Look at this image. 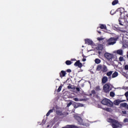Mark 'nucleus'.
Wrapping results in <instances>:
<instances>
[{"label":"nucleus","mask_w":128,"mask_h":128,"mask_svg":"<svg viewBox=\"0 0 128 128\" xmlns=\"http://www.w3.org/2000/svg\"><path fill=\"white\" fill-rule=\"evenodd\" d=\"M116 54H120V56H122V50H118L116 51Z\"/></svg>","instance_id":"nucleus-18"},{"label":"nucleus","mask_w":128,"mask_h":128,"mask_svg":"<svg viewBox=\"0 0 128 128\" xmlns=\"http://www.w3.org/2000/svg\"><path fill=\"white\" fill-rule=\"evenodd\" d=\"M118 76V73L116 72H115L112 74V78H116Z\"/></svg>","instance_id":"nucleus-17"},{"label":"nucleus","mask_w":128,"mask_h":128,"mask_svg":"<svg viewBox=\"0 0 128 128\" xmlns=\"http://www.w3.org/2000/svg\"><path fill=\"white\" fill-rule=\"evenodd\" d=\"M76 90L77 92H80V88H76Z\"/></svg>","instance_id":"nucleus-36"},{"label":"nucleus","mask_w":128,"mask_h":128,"mask_svg":"<svg viewBox=\"0 0 128 128\" xmlns=\"http://www.w3.org/2000/svg\"><path fill=\"white\" fill-rule=\"evenodd\" d=\"M100 86H96V92H98V91H100Z\"/></svg>","instance_id":"nucleus-27"},{"label":"nucleus","mask_w":128,"mask_h":128,"mask_svg":"<svg viewBox=\"0 0 128 128\" xmlns=\"http://www.w3.org/2000/svg\"><path fill=\"white\" fill-rule=\"evenodd\" d=\"M124 122H128V118H124Z\"/></svg>","instance_id":"nucleus-33"},{"label":"nucleus","mask_w":128,"mask_h":128,"mask_svg":"<svg viewBox=\"0 0 128 128\" xmlns=\"http://www.w3.org/2000/svg\"><path fill=\"white\" fill-rule=\"evenodd\" d=\"M102 68V64H98L97 66L96 70L98 72H100Z\"/></svg>","instance_id":"nucleus-13"},{"label":"nucleus","mask_w":128,"mask_h":128,"mask_svg":"<svg viewBox=\"0 0 128 128\" xmlns=\"http://www.w3.org/2000/svg\"><path fill=\"white\" fill-rule=\"evenodd\" d=\"M91 92H92V94H96V90H92L91 91Z\"/></svg>","instance_id":"nucleus-34"},{"label":"nucleus","mask_w":128,"mask_h":128,"mask_svg":"<svg viewBox=\"0 0 128 128\" xmlns=\"http://www.w3.org/2000/svg\"><path fill=\"white\" fill-rule=\"evenodd\" d=\"M110 96L112 98H114V92H110Z\"/></svg>","instance_id":"nucleus-28"},{"label":"nucleus","mask_w":128,"mask_h":128,"mask_svg":"<svg viewBox=\"0 0 128 128\" xmlns=\"http://www.w3.org/2000/svg\"><path fill=\"white\" fill-rule=\"evenodd\" d=\"M107 42H108V40H102V46H108V45Z\"/></svg>","instance_id":"nucleus-16"},{"label":"nucleus","mask_w":128,"mask_h":128,"mask_svg":"<svg viewBox=\"0 0 128 128\" xmlns=\"http://www.w3.org/2000/svg\"><path fill=\"white\" fill-rule=\"evenodd\" d=\"M72 102H70L68 104H67V108H68L70 106H72Z\"/></svg>","instance_id":"nucleus-30"},{"label":"nucleus","mask_w":128,"mask_h":128,"mask_svg":"<svg viewBox=\"0 0 128 128\" xmlns=\"http://www.w3.org/2000/svg\"><path fill=\"white\" fill-rule=\"evenodd\" d=\"M74 66H78V68H80L82 66V64L80 62V60H78L74 64Z\"/></svg>","instance_id":"nucleus-7"},{"label":"nucleus","mask_w":128,"mask_h":128,"mask_svg":"<svg viewBox=\"0 0 128 128\" xmlns=\"http://www.w3.org/2000/svg\"><path fill=\"white\" fill-rule=\"evenodd\" d=\"M76 86H74V87H72V90H76Z\"/></svg>","instance_id":"nucleus-44"},{"label":"nucleus","mask_w":128,"mask_h":128,"mask_svg":"<svg viewBox=\"0 0 128 128\" xmlns=\"http://www.w3.org/2000/svg\"><path fill=\"white\" fill-rule=\"evenodd\" d=\"M98 54H102V52L99 51V52H98Z\"/></svg>","instance_id":"nucleus-45"},{"label":"nucleus","mask_w":128,"mask_h":128,"mask_svg":"<svg viewBox=\"0 0 128 128\" xmlns=\"http://www.w3.org/2000/svg\"><path fill=\"white\" fill-rule=\"evenodd\" d=\"M108 78L106 76H103L102 79V84H106V82H108Z\"/></svg>","instance_id":"nucleus-9"},{"label":"nucleus","mask_w":128,"mask_h":128,"mask_svg":"<svg viewBox=\"0 0 128 128\" xmlns=\"http://www.w3.org/2000/svg\"><path fill=\"white\" fill-rule=\"evenodd\" d=\"M126 108H128V105L126 106Z\"/></svg>","instance_id":"nucleus-47"},{"label":"nucleus","mask_w":128,"mask_h":128,"mask_svg":"<svg viewBox=\"0 0 128 128\" xmlns=\"http://www.w3.org/2000/svg\"><path fill=\"white\" fill-rule=\"evenodd\" d=\"M73 100L75 102H82L84 100V99H78V98H74Z\"/></svg>","instance_id":"nucleus-19"},{"label":"nucleus","mask_w":128,"mask_h":128,"mask_svg":"<svg viewBox=\"0 0 128 128\" xmlns=\"http://www.w3.org/2000/svg\"><path fill=\"white\" fill-rule=\"evenodd\" d=\"M100 28L102 30H106V26L103 24H100Z\"/></svg>","instance_id":"nucleus-15"},{"label":"nucleus","mask_w":128,"mask_h":128,"mask_svg":"<svg viewBox=\"0 0 128 128\" xmlns=\"http://www.w3.org/2000/svg\"><path fill=\"white\" fill-rule=\"evenodd\" d=\"M114 103L116 106H118L120 104V100H115Z\"/></svg>","instance_id":"nucleus-14"},{"label":"nucleus","mask_w":128,"mask_h":128,"mask_svg":"<svg viewBox=\"0 0 128 128\" xmlns=\"http://www.w3.org/2000/svg\"><path fill=\"white\" fill-rule=\"evenodd\" d=\"M125 96H126V98H128V92H126L125 94H124Z\"/></svg>","instance_id":"nucleus-39"},{"label":"nucleus","mask_w":128,"mask_h":128,"mask_svg":"<svg viewBox=\"0 0 128 128\" xmlns=\"http://www.w3.org/2000/svg\"><path fill=\"white\" fill-rule=\"evenodd\" d=\"M107 121L108 122L111 124V126L112 128H121L122 126V125L120 124L118 120H116L114 119L109 118L108 119Z\"/></svg>","instance_id":"nucleus-1"},{"label":"nucleus","mask_w":128,"mask_h":128,"mask_svg":"<svg viewBox=\"0 0 128 128\" xmlns=\"http://www.w3.org/2000/svg\"><path fill=\"white\" fill-rule=\"evenodd\" d=\"M98 34H102V32L100 31H98Z\"/></svg>","instance_id":"nucleus-46"},{"label":"nucleus","mask_w":128,"mask_h":128,"mask_svg":"<svg viewBox=\"0 0 128 128\" xmlns=\"http://www.w3.org/2000/svg\"><path fill=\"white\" fill-rule=\"evenodd\" d=\"M66 72L64 70H62L60 72V78H62L66 76Z\"/></svg>","instance_id":"nucleus-8"},{"label":"nucleus","mask_w":128,"mask_h":128,"mask_svg":"<svg viewBox=\"0 0 128 128\" xmlns=\"http://www.w3.org/2000/svg\"><path fill=\"white\" fill-rule=\"evenodd\" d=\"M114 86L110 84L107 83L105 84L103 86V90L104 92H110L112 90Z\"/></svg>","instance_id":"nucleus-3"},{"label":"nucleus","mask_w":128,"mask_h":128,"mask_svg":"<svg viewBox=\"0 0 128 128\" xmlns=\"http://www.w3.org/2000/svg\"><path fill=\"white\" fill-rule=\"evenodd\" d=\"M85 44H88V46H92L94 44V42L90 39H85Z\"/></svg>","instance_id":"nucleus-6"},{"label":"nucleus","mask_w":128,"mask_h":128,"mask_svg":"<svg viewBox=\"0 0 128 128\" xmlns=\"http://www.w3.org/2000/svg\"><path fill=\"white\" fill-rule=\"evenodd\" d=\"M104 58H106L108 60H112L114 58V54L106 52L104 54Z\"/></svg>","instance_id":"nucleus-4"},{"label":"nucleus","mask_w":128,"mask_h":128,"mask_svg":"<svg viewBox=\"0 0 128 128\" xmlns=\"http://www.w3.org/2000/svg\"><path fill=\"white\" fill-rule=\"evenodd\" d=\"M62 84H61L58 88L57 92H60L62 90Z\"/></svg>","instance_id":"nucleus-26"},{"label":"nucleus","mask_w":128,"mask_h":128,"mask_svg":"<svg viewBox=\"0 0 128 128\" xmlns=\"http://www.w3.org/2000/svg\"><path fill=\"white\" fill-rule=\"evenodd\" d=\"M100 60L98 59V58H96L95 60V62L97 64H100Z\"/></svg>","instance_id":"nucleus-23"},{"label":"nucleus","mask_w":128,"mask_h":128,"mask_svg":"<svg viewBox=\"0 0 128 128\" xmlns=\"http://www.w3.org/2000/svg\"><path fill=\"white\" fill-rule=\"evenodd\" d=\"M101 104L104 106H107L110 108H112L114 106V103L110 101L109 99L105 98L101 101Z\"/></svg>","instance_id":"nucleus-2"},{"label":"nucleus","mask_w":128,"mask_h":128,"mask_svg":"<svg viewBox=\"0 0 128 128\" xmlns=\"http://www.w3.org/2000/svg\"><path fill=\"white\" fill-rule=\"evenodd\" d=\"M66 72H72V70L70 69H68L66 70Z\"/></svg>","instance_id":"nucleus-38"},{"label":"nucleus","mask_w":128,"mask_h":128,"mask_svg":"<svg viewBox=\"0 0 128 128\" xmlns=\"http://www.w3.org/2000/svg\"><path fill=\"white\" fill-rule=\"evenodd\" d=\"M112 72H114V71H110L109 72L106 73V76H110L112 74Z\"/></svg>","instance_id":"nucleus-24"},{"label":"nucleus","mask_w":128,"mask_h":128,"mask_svg":"<svg viewBox=\"0 0 128 128\" xmlns=\"http://www.w3.org/2000/svg\"><path fill=\"white\" fill-rule=\"evenodd\" d=\"M54 112V110H50L46 114V116H50L51 114V112Z\"/></svg>","instance_id":"nucleus-22"},{"label":"nucleus","mask_w":128,"mask_h":128,"mask_svg":"<svg viewBox=\"0 0 128 128\" xmlns=\"http://www.w3.org/2000/svg\"><path fill=\"white\" fill-rule=\"evenodd\" d=\"M105 110H106V112H110V108H106L105 109Z\"/></svg>","instance_id":"nucleus-37"},{"label":"nucleus","mask_w":128,"mask_h":128,"mask_svg":"<svg viewBox=\"0 0 128 128\" xmlns=\"http://www.w3.org/2000/svg\"><path fill=\"white\" fill-rule=\"evenodd\" d=\"M118 4V0H114L112 2V6H116V4Z\"/></svg>","instance_id":"nucleus-20"},{"label":"nucleus","mask_w":128,"mask_h":128,"mask_svg":"<svg viewBox=\"0 0 128 128\" xmlns=\"http://www.w3.org/2000/svg\"><path fill=\"white\" fill-rule=\"evenodd\" d=\"M78 106H84V104L79 103Z\"/></svg>","instance_id":"nucleus-40"},{"label":"nucleus","mask_w":128,"mask_h":128,"mask_svg":"<svg viewBox=\"0 0 128 128\" xmlns=\"http://www.w3.org/2000/svg\"><path fill=\"white\" fill-rule=\"evenodd\" d=\"M124 70H128V65H126L124 66Z\"/></svg>","instance_id":"nucleus-35"},{"label":"nucleus","mask_w":128,"mask_h":128,"mask_svg":"<svg viewBox=\"0 0 128 128\" xmlns=\"http://www.w3.org/2000/svg\"><path fill=\"white\" fill-rule=\"evenodd\" d=\"M119 60H120V62H124V57L120 56L119 58Z\"/></svg>","instance_id":"nucleus-29"},{"label":"nucleus","mask_w":128,"mask_h":128,"mask_svg":"<svg viewBox=\"0 0 128 128\" xmlns=\"http://www.w3.org/2000/svg\"><path fill=\"white\" fill-rule=\"evenodd\" d=\"M119 24H120V26H122V22H120V20H119Z\"/></svg>","instance_id":"nucleus-43"},{"label":"nucleus","mask_w":128,"mask_h":128,"mask_svg":"<svg viewBox=\"0 0 128 128\" xmlns=\"http://www.w3.org/2000/svg\"><path fill=\"white\" fill-rule=\"evenodd\" d=\"M107 44L108 46H112L116 44V39L114 38H111L108 40H107Z\"/></svg>","instance_id":"nucleus-5"},{"label":"nucleus","mask_w":128,"mask_h":128,"mask_svg":"<svg viewBox=\"0 0 128 128\" xmlns=\"http://www.w3.org/2000/svg\"><path fill=\"white\" fill-rule=\"evenodd\" d=\"M120 106H122L123 108H126V106H128V104L124 102L120 104Z\"/></svg>","instance_id":"nucleus-21"},{"label":"nucleus","mask_w":128,"mask_h":128,"mask_svg":"<svg viewBox=\"0 0 128 128\" xmlns=\"http://www.w3.org/2000/svg\"><path fill=\"white\" fill-rule=\"evenodd\" d=\"M92 94H90V96H92Z\"/></svg>","instance_id":"nucleus-48"},{"label":"nucleus","mask_w":128,"mask_h":128,"mask_svg":"<svg viewBox=\"0 0 128 128\" xmlns=\"http://www.w3.org/2000/svg\"><path fill=\"white\" fill-rule=\"evenodd\" d=\"M126 16H128V14L126 15Z\"/></svg>","instance_id":"nucleus-49"},{"label":"nucleus","mask_w":128,"mask_h":128,"mask_svg":"<svg viewBox=\"0 0 128 128\" xmlns=\"http://www.w3.org/2000/svg\"><path fill=\"white\" fill-rule=\"evenodd\" d=\"M102 72H108V67L106 65H104L102 67Z\"/></svg>","instance_id":"nucleus-12"},{"label":"nucleus","mask_w":128,"mask_h":128,"mask_svg":"<svg viewBox=\"0 0 128 128\" xmlns=\"http://www.w3.org/2000/svg\"><path fill=\"white\" fill-rule=\"evenodd\" d=\"M66 64L67 66H70V64H72V62L68 60L66 62Z\"/></svg>","instance_id":"nucleus-25"},{"label":"nucleus","mask_w":128,"mask_h":128,"mask_svg":"<svg viewBox=\"0 0 128 128\" xmlns=\"http://www.w3.org/2000/svg\"><path fill=\"white\" fill-rule=\"evenodd\" d=\"M86 58H84L82 59V62H86Z\"/></svg>","instance_id":"nucleus-42"},{"label":"nucleus","mask_w":128,"mask_h":128,"mask_svg":"<svg viewBox=\"0 0 128 128\" xmlns=\"http://www.w3.org/2000/svg\"><path fill=\"white\" fill-rule=\"evenodd\" d=\"M97 50H104V46L102 44H98V46L96 48Z\"/></svg>","instance_id":"nucleus-11"},{"label":"nucleus","mask_w":128,"mask_h":128,"mask_svg":"<svg viewBox=\"0 0 128 128\" xmlns=\"http://www.w3.org/2000/svg\"><path fill=\"white\" fill-rule=\"evenodd\" d=\"M97 40H99V42H100V40H104V38H98Z\"/></svg>","instance_id":"nucleus-31"},{"label":"nucleus","mask_w":128,"mask_h":128,"mask_svg":"<svg viewBox=\"0 0 128 128\" xmlns=\"http://www.w3.org/2000/svg\"><path fill=\"white\" fill-rule=\"evenodd\" d=\"M76 120L78 122L79 124H82V119L80 116H76Z\"/></svg>","instance_id":"nucleus-10"},{"label":"nucleus","mask_w":128,"mask_h":128,"mask_svg":"<svg viewBox=\"0 0 128 128\" xmlns=\"http://www.w3.org/2000/svg\"><path fill=\"white\" fill-rule=\"evenodd\" d=\"M67 88H68L69 90H70V89H71V90H72V84H70L69 86H68Z\"/></svg>","instance_id":"nucleus-32"},{"label":"nucleus","mask_w":128,"mask_h":128,"mask_svg":"<svg viewBox=\"0 0 128 128\" xmlns=\"http://www.w3.org/2000/svg\"><path fill=\"white\" fill-rule=\"evenodd\" d=\"M122 113L124 114H126V110H123V111H122Z\"/></svg>","instance_id":"nucleus-41"},{"label":"nucleus","mask_w":128,"mask_h":128,"mask_svg":"<svg viewBox=\"0 0 128 128\" xmlns=\"http://www.w3.org/2000/svg\"><path fill=\"white\" fill-rule=\"evenodd\" d=\"M120 14H122V12H120Z\"/></svg>","instance_id":"nucleus-50"}]
</instances>
